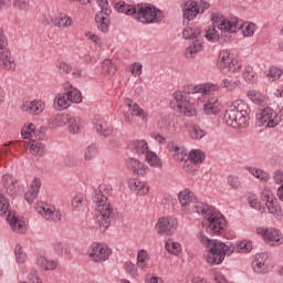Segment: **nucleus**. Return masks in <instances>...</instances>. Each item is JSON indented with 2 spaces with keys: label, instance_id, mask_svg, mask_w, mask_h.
<instances>
[{
  "label": "nucleus",
  "instance_id": "49530a36",
  "mask_svg": "<svg viewBox=\"0 0 283 283\" xmlns=\"http://www.w3.org/2000/svg\"><path fill=\"white\" fill-rule=\"evenodd\" d=\"M6 213H10V201L6 198L3 188L0 187V216H6Z\"/></svg>",
  "mask_w": 283,
  "mask_h": 283
},
{
  "label": "nucleus",
  "instance_id": "423d86ee",
  "mask_svg": "<svg viewBox=\"0 0 283 283\" xmlns=\"http://www.w3.org/2000/svg\"><path fill=\"white\" fill-rule=\"evenodd\" d=\"M191 93L182 92V91H176L174 93V98L177 103V107L180 112V114H184V116H196L197 111L193 103H191L190 97Z\"/></svg>",
  "mask_w": 283,
  "mask_h": 283
},
{
  "label": "nucleus",
  "instance_id": "20e7f679",
  "mask_svg": "<svg viewBox=\"0 0 283 283\" xmlns=\"http://www.w3.org/2000/svg\"><path fill=\"white\" fill-rule=\"evenodd\" d=\"M231 253H233V247L227 245L221 241L213 240L208 248L206 260L208 264H222L224 255H231Z\"/></svg>",
  "mask_w": 283,
  "mask_h": 283
},
{
  "label": "nucleus",
  "instance_id": "58836bf2",
  "mask_svg": "<svg viewBox=\"0 0 283 283\" xmlns=\"http://www.w3.org/2000/svg\"><path fill=\"white\" fill-rule=\"evenodd\" d=\"M242 85V82L239 78L227 77L222 80L221 87L228 90V92H235L238 87Z\"/></svg>",
  "mask_w": 283,
  "mask_h": 283
},
{
  "label": "nucleus",
  "instance_id": "4468645a",
  "mask_svg": "<svg viewBox=\"0 0 283 283\" xmlns=\"http://www.w3.org/2000/svg\"><path fill=\"white\" fill-rule=\"evenodd\" d=\"M256 233L263 237L264 242H268L272 247L277 242H282V232L274 228H258Z\"/></svg>",
  "mask_w": 283,
  "mask_h": 283
},
{
  "label": "nucleus",
  "instance_id": "f8f14e48",
  "mask_svg": "<svg viewBox=\"0 0 283 283\" xmlns=\"http://www.w3.org/2000/svg\"><path fill=\"white\" fill-rule=\"evenodd\" d=\"M258 119L261 125H266V127H276L282 123V116L273 112L271 107L263 108Z\"/></svg>",
  "mask_w": 283,
  "mask_h": 283
},
{
  "label": "nucleus",
  "instance_id": "2f4dec72",
  "mask_svg": "<svg viewBox=\"0 0 283 283\" xmlns=\"http://www.w3.org/2000/svg\"><path fill=\"white\" fill-rule=\"evenodd\" d=\"M240 113H237L235 117H229V113L226 112L224 114V120L227 125L230 127H233L234 129H238V127H247V122L249 120V115H244V120L240 122Z\"/></svg>",
  "mask_w": 283,
  "mask_h": 283
},
{
  "label": "nucleus",
  "instance_id": "f3484780",
  "mask_svg": "<svg viewBox=\"0 0 283 283\" xmlns=\"http://www.w3.org/2000/svg\"><path fill=\"white\" fill-rule=\"evenodd\" d=\"M202 50H205L202 40L193 38V40H190L189 45L185 50L184 56L188 60L196 59V56L199 54V52H202Z\"/></svg>",
  "mask_w": 283,
  "mask_h": 283
},
{
  "label": "nucleus",
  "instance_id": "6e6d98bb",
  "mask_svg": "<svg viewBox=\"0 0 283 283\" xmlns=\"http://www.w3.org/2000/svg\"><path fill=\"white\" fill-rule=\"evenodd\" d=\"M102 70L104 74H108V76H114L116 74V65L112 63V60H105L103 62Z\"/></svg>",
  "mask_w": 283,
  "mask_h": 283
},
{
  "label": "nucleus",
  "instance_id": "f704fd0d",
  "mask_svg": "<svg viewBox=\"0 0 283 283\" xmlns=\"http://www.w3.org/2000/svg\"><path fill=\"white\" fill-rule=\"evenodd\" d=\"M167 147L168 151L174 154L175 160H179L180 163H182L185 158H187V153L185 151V148L178 147V145H176L174 142H169Z\"/></svg>",
  "mask_w": 283,
  "mask_h": 283
},
{
  "label": "nucleus",
  "instance_id": "5fc2aeb1",
  "mask_svg": "<svg viewBox=\"0 0 283 283\" xmlns=\"http://www.w3.org/2000/svg\"><path fill=\"white\" fill-rule=\"evenodd\" d=\"M98 154V145L91 144L84 151V160H93Z\"/></svg>",
  "mask_w": 283,
  "mask_h": 283
},
{
  "label": "nucleus",
  "instance_id": "9d476101",
  "mask_svg": "<svg viewBox=\"0 0 283 283\" xmlns=\"http://www.w3.org/2000/svg\"><path fill=\"white\" fill-rule=\"evenodd\" d=\"M35 209L38 213L44 218V220H50L51 222H61L62 214L61 211L56 209V207L40 201L36 203Z\"/></svg>",
  "mask_w": 283,
  "mask_h": 283
},
{
  "label": "nucleus",
  "instance_id": "393cba45",
  "mask_svg": "<svg viewBox=\"0 0 283 283\" xmlns=\"http://www.w3.org/2000/svg\"><path fill=\"white\" fill-rule=\"evenodd\" d=\"M41 189V179L35 178L30 186V189L25 192L24 198L29 205H32L36 198H39V191Z\"/></svg>",
  "mask_w": 283,
  "mask_h": 283
},
{
  "label": "nucleus",
  "instance_id": "774afa93",
  "mask_svg": "<svg viewBox=\"0 0 283 283\" xmlns=\"http://www.w3.org/2000/svg\"><path fill=\"white\" fill-rule=\"evenodd\" d=\"M98 8H101V11L98 12H106L112 13V8H109V2L107 0H96Z\"/></svg>",
  "mask_w": 283,
  "mask_h": 283
},
{
  "label": "nucleus",
  "instance_id": "3c124183",
  "mask_svg": "<svg viewBox=\"0 0 283 283\" xmlns=\"http://www.w3.org/2000/svg\"><path fill=\"white\" fill-rule=\"evenodd\" d=\"M188 160H190L195 165L205 163V153H202V150L200 149H192L188 156Z\"/></svg>",
  "mask_w": 283,
  "mask_h": 283
},
{
  "label": "nucleus",
  "instance_id": "b1692460",
  "mask_svg": "<svg viewBox=\"0 0 283 283\" xmlns=\"http://www.w3.org/2000/svg\"><path fill=\"white\" fill-rule=\"evenodd\" d=\"M7 220L15 233H25V221L19 219L14 213L9 212L7 216Z\"/></svg>",
  "mask_w": 283,
  "mask_h": 283
},
{
  "label": "nucleus",
  "instance_id": "a878e982",
  "mask_svg": "<svg viewBox=\"0 0 283 283\" xmlns=\"http://www.w3.org/2000/svg\"><path fill=\"white\" fill-rule=\"evenodd\" d=\"M179 202L184 209V211H189L190 207H193V202L196 201V196H193V192L189 190H184L179 192Z\"/></svg>",
  "mask_w": 283,
  "mask_h": 283
},
{
  "label": "nucleus",
  "instance_id": "680f3d73",
  "mask_svg": "<svg viewBox=\"0 0 283 283\" xmlns=\"http://www.w3.org/2000/svg\"><path fill=\"white\" fill-rule=\"evenodd\" d=\"M64 164L66 165V167H77V165H81V161L75 155H67L64 158Z\"/></svg>",
  "mask_w": 283,
  "mask_h": 283
},
{
  "label": "nucleus",
  "instance_id": "c03bdc74",
  "mask_svg": "<svg viewBox=\"0 0 283 283\" xmlns=\"http://www.w3.org/2000/svg\"><path fill=\"white\" fill-rule=\"evenodd\" d=\"M22 138L27 140H34V137L36 136V126L34 124H25L22 127Z\"/></svg>",
  "mask_w": 283,
  "mask_h": 283
},
{
  "label": "nucleus",
  "instance_id": "f257e3e1",
  "mask_svg": "<svg viewBox=\"0 0 283 283\" xmlns=\"http://www.w3.org/2000/svg\"><path fill=\"white\" fill-rule=\"evenodd\" d=\"M202 227L207 233L212 235H222L227 231V219L216 208H208L203 217Z\"/></svg>",
  "mask_w": 283,
  "mask_h": 283
},
{
  "label": "nucleus",
  "instance_id": "7ed1b4c3",
  "mask_svg": "<svg viewBox=\"0 0 283 283\" xmlns=\"http://www.w3.org/2000/svg\"><path fill=\"white\" fill-rule=\"evenodd\" d=\"M94 202L96 203L97 221L102 229H109V217L112 216V207L107 197L101 190L95 192Z\"/></svg>",
  "mask_w": 283,
  "mask_h": 283
},
{
  "label": "nucleus",
  "instance_id": "69168bd1",
  "mask_svg": "<svg viewBox=\"0 0 283 283\" xmlns=\"http://www.w3.org/2000/svg\"><path fill=\"white\" fill-rule=\"evenodd\" d=\"M228 185L232 189H240L242 182H240V178H238L237 176H229L228 177Z\"/></svg>",
  "mask_w": 283,
  "mask_h": 283
},
{
  "label": "nucleus",
  "instance_id": "ea45409f",
  "mask_svg": "<svg viewBox=\"0 0 283 283\" xmlns=\"http://www.w3.org/2000/svg\"><path fill=\"white\" fill-rule=\"evenodd\" d=\"M238 30H242L243 36H253L258 30V25L253 22L239 23Z\"/></svg>",
  "mask_w": 283,
  "mask_h": 283
},
{
  "label": "nucleus",
  "instance_id": "09e8293b",
  "mask_svg": "<svg viewBox=\"0 0 283 283\" xmlns=\"http://www.w3.org/2000/svg\"><path fill=\"white\" fill-rule=\"evenodd\" d=\"M38 264L43 269V271H54L56 269L57 263L55 261L49 260L45 256H40L38 259Z\"/></svg>",
  "mask_w": 283,
  "mask_h": 283
},
{
  "label": "nucleus",
  "instance_id": "39448f33",
  "mask_svg": "<svg viewBox=\"0 0 283 283\" xmlns=\"http://www.w3.org/2000/svg\"><path fill=\"white\" fill-rule=\"evenodd\" d=\"M239 23L240 20H238V18H232L231 20L223 19L218 24V30L216 25L208 27L206 29V36H227L233 34L238 30Z\"/></svg>",
  "mask_w": 283,
  "mask_h": 283
},
{
  "label": "nucleus",
  "instance_id": "5701e85b",
  "mask_svg": "<svg viewBox=\"0 0 283 283\" xmlns=\"http://www.w3.org/2000/svg\"><path fill=\"white\" fill-rule=\"evenodd\" d=\"M0 67L7 72H14L17 70V63H14V59L10 55V51L0 53Z\"/></svg>",
  "mask_w": 283,
  "mask_h": 283
},
{
  "label": "nucleus",
  "instance_id": "a18cd8bd",
  "mask_svg": "<svg viewBox=\"0 0 283 283\" xmlns=\"http://www.w3.org/2000/svg\"><path fill=\"white\" fill-rule=\"evenodd\" d=\"M243 78L245 83H250L252 85L258 83V73H255V71L253 70V66L251 65L245 66L243 72Z\"/></svg>",
  "mask_w": 283,
  "mask_h": 283
},
{
  "label": "nucleus",
  "instance_id": "8fccbe9b",
  "mask_svg": "<svg viewBox=\"0 0 283 283\" xmlns=\"http://www.w3.org/2000/svg\"><path fill=\"white\" fill-rule=\"evenodd\" d=\"M247 96L250 101H252V103H255L261 107L264 105V96L262 95V93H260V91L250 90Z\"/></svg>",
  "mask_w": 283,
  "mask_h": 283
},
{
  "label": "nucleus",
  "instance_id": "f03ea898",
  "mask_svg": "<svg viewBox=\"0 0 283 283\" xmlns=\"http://www.w3.org/2000/svg\"><path fill=\"white\" fill-rule=\"evenodd\" d=\"M165 19V12L150 3H138L135 20L143 25L160 23Z\"/></svg>",
  "mask_w": 283,
  "mask_h": 283
},
{
  "label": "nucleus",
  "instance_id": "473e14b6",
  "mask_svg": "<svg viewBox=\"0 0 283 283\" xmlns=\"http://www.w3.org/2000/svg\"><path fill=\"white\" fill-rule=\"evenodd\" d=\"M2 185L4 189H7L9 196H14V193H17V179L12 175H3Z\"/></svg>",
  "mask_w": 283,
  "mask_h": 283
},
{
  "label": "nucleus",
  "instance_id": "c756f323",
  "mask_svg": "<svg viewBox=\"0 0 283 283\" xmlns=\"http://www.w3.org/2000/svg\"><path fill=\"white\" fill-rule=\"evenodd\" d=\"M115 10L120 14H127V17H134L136 19V12L138 11V4H127L126 2L115 3Z\"/></svg>",
  "mask_w": 283,
  "mask_h": 283
},
{
  "label": "nucleus",
  "instance_id": "bb28decb",
  "mask_svg": "<svg viewBox=\"0 0 283 283\" xmlns=\"http://www.w3.org/2000/svg\"><path fill=\"white\" fill-rule=\"evenodd\" d=\"M129 149L133 154L143 156V154H147L149 151V144L145 139H135L129 143Z\"/></svg>",
  "mask_w": 283,
  "mask_h": 283
},
{
  "label": "nucleus",
  "instance_id": "c85d7f7f",
  "mask_svg": "<svg viewBox=\"0 0 283 283\" xmlns=\"http://www.w3.org/2000/svg\"><path fill=\"white\" fill-rule=\"evenodd\" d=\"M220 86L218 84H201L192 88L191 94H203L205 96H211L213 92H218Z\"/></svg>",
  "mask_w": 283,
  "mask_h": 283
},
{
  "label": "nucleus",
  "instance_id": "79ce46f5",
  "mask_svg": "<svg viewBox=\"0 0 283 283\" xmlns=\"http://www.w3.org/2000/svg\"><path fill=\"white\" fill-rule=\"evenodd\" d=\"M71 205L74 211H83L87 207V200H85V196L80 193L73 197Z\"/></svg>",
  "mask_w": 283,
  "mask_h": 283
},
{
  "label": "nucleus",
  "instance_id": "72a5a7b5",
  "mask_svg": "<svg viewBox=\"0 0 283 283\" xmlns=\"http://www.w3.org/2000/svg\"><path fill=\"white\" fill-rule=\"evenodd\" d=\"M253 269L255 273H266L269 271V265H266V255L256 254L253 261Z\"/></svg>",
  "mask_w": 283,
  "mask_h": 283
},
{
  "label": "nucleus",
  "instance_id": "6e6552de",
  "mask_svg": "<svg viewBox=\"0 0 283 283\" xmlns=\"http://www.w3.org/2000/svg\"><path fill=\"white\" fill-rule=\"evenodd\" d=\"M217 65L219 69L232 73L240 71L242 67L237 60L231 59V52H229V50L220 51Z\"/></svg>",
  "mask_w": 283,
  "mask_h": 283
},
{
  "label": "nucleus",
  "instance_id": "e2e57ef3",
  "mask_svg": "<svg viewBox=\"0 0 283 283\" xmlns=\"http://www.w3.org/2000/svg\"><path fill=\"white\" fill-rule=\"evenodd\" d=\"M253 249V243L249 241H240L238 243V251H242V253H249Z\"/></svg>",
  "mask_w": 283,
  "mask_h": 283
},
{
  "label": "nucleus",
  "instance_id": "338daca9",
  "mask_svg": "<svg viewBox=\"0 0 283 283\" xmlns=\"http://www.w3.org/2000/svg\"><path fill=\"white\" fill-rule=\"evenodd\" d=\"M182 34L184 36H200V29L187 27Z\"/></svg>",
  "mask_w": 283,
  "mask_h": 283
},
{
  "label": "nucleus",
  "instance_id": "aec40b11",
  "mask_svg": "<svg viewBox=\"0 0 283 283\" xmlns=\"http://www.w3.org/2000/svg\"><path fill=\"white\" fill-rule=\"evenodd\" d=\"M200 14V6H198V1L188 0L184 8V17L188 19V21H193Z\"/></svg>",
  "mask_w": 283,
  "mask_h": 283
},
{
  "label": "nucleus",
  "instance_id": "1a4fd4ad",
  "mask_svg": "<svg viewBox=\"0 0 283 283\" xmlns=\"http://www.w3.org/2000/svg\"><path fill=\"white\" fill-rule=\"evenodd\" d=\"M112 250L103 243H92L88 250V258L92 262H105L109 260Z\"/></svg>",
  "mask_w": 283,
  "mask_h": 283
},
{
  "label": "nucleus",
  "instance_id": "0e129e2a",
  "mask_svg": "<svg viewBox=\"0 0 283 283\" xmlns=\"http://www.w3.org/2000/svg\"><path fill=\"white\" fill-rule=\"evenodd\" d=\"M197 169L196 164H193L191 159L184 161V170H186L187 174H196Z\"/></svg>",
  "mask_w": 283,
  "mask_h": 283
},
{
  "label": "nucleus",
  "instance_id": "412c9836",
  "mask_svg": "<svg viewBox=\"0 0 283 283\" xmlns=\"http://www.w3.org/2000/svg\"><path fill=\"white\" fill-rule=\"evenodd\" d=\"M219 112H222V103L220 102V99H218V97H211L205 103L203 114H207L208 116H213Z\"/></svg>",
  "mask_w": 283,
  "mask_h": 283
},
{
  "label": "nucleus",
  "instance_id": "dca6fc26",
  "mask_svg": "<svg viewBox=\"0 0 283 283\" xmlns=\"http://www.w3.org/2000/svg\"><path fill=\"white\" fill-rule=\"evenodd\" d=\"M126 167L129 169V171H133L136 176H142L145 178L147 174H149V166L145 165V163H142L140 160L136 158H129L126 161Z\"/></svg>",
  "mask_w": 283,
  "mask_h": 283
},
{
  "label": "nucleus",
  "instance_id": "cd10ccee",
  "mask_svg": "<svg viewBox=\"0 0 283 283\" xmlns=\"http://www.w3.org/2000/svg\"><path fill=\"white\" fill-rule=\"evenodd\" d=\"M109 17H112V13H107V12L96 13L95 23L98 30H101V32H107L109 30V23H111Z\"/></svg>",
  "mask_w": 283,
  "mask_h": 283
},
{
  "label": "nucleus",
  "instance_id": "052dcab7",
  "mask_svg": "<svg viewBox=\"0 0 283 283\" xmlns=\"http://www.w3.org/2000/svg\"><path fill=\"white\" fill-rule=\"evenodd\" d=\"M283 71L277 66H272L269 71V78H272V81H279V78L282 77Z\"/></svg>",
  "mask_w": 283,
  "mask_h": 283
},
{
  "label": "nucleus",
  "instance_id": "a211bd4d",
  "mask_svg": "<svg viewBox=\"0 0 283 283\" xmlns=\"http://www.w3.org/2000/svg\"><path fill=\"white\" fill-rule=\"evenodd\" d=\"M93 125L96 128L97 134H99L101 136H104L105 138H108V136H112L113 134L112 126H109L105 117H101L99 115H96L93 119Z\"/></svg>",
  "mask_w": 283,
  "mask_h": 283
},
{
  "label": "nucleus",
  "instance_id": "ddd939ff",
  "mask_svg": "<svg viewBox=\"0 0 283 283\" xmlns=\"http://www.w3.org/2000/svg\"><path fill=\"white\" fill-rule=\"evenodd\" d=\"M261 200H263V202H266V209L269 213H272L273 216H280L282 208L279 207L277 199H275V196H273L271 189L264 188L262 190Z\"/></svg>",
  "mask_w": 283,
  "mask_h": 283
},
{
  "label": "nucleus",
  "instance_id": "de8ad7c7",
  "mask_svg": "<svg viewBox=\"0 0 283 283\" xmlns=\"http://www.w3.org/2000/svg\"><path fill=\"white\" fill-rule=\"evenodd\" d=\"M210 206H205V203L193 201V207L188 208L186 213H202V216H207L208 209H210Z\"/></svg>",
  "mask_w": 283,
  "mask_h": 283
},
{
  "label": "nucleus",
  "instance_id": "37998d69",
  "mask_svg": "<svg viewBox=\"0 0 283 283\" xmlns=\"http://www.w3.org/2000/svg\"><path fill=\"white\" fill-rule=\"evenodd\" d=\"M55 109H67L70 107V101L67 99V93L57 94L54 98Z\"/></svg>",
  "mask_w": 283,
  "mask_h": 283
},
{
  "label": "nucleus",
  "instance_id": "4be33fe9",
  "mask_svg": "<svg viewBox=\"0 0 283 283\" xmlns=\"http://www.w3.org/2000/svg\"><path fill=\"white\" fill-rule=\"evenodd\" d=\"M125 103L128 105L132 116H137V118H142L144 123H147L149 114H147L145 109H143L137 103H134V99L132 98H126Z\"/></svg>",
  "mask_w": 283,
  "mask_h": 283
},
{
  "label": "nucleus",
  "instance_id": "2eb2a0df",
  "mask_svg": "<svg viewBox=\"0 0 283 283\" xmlns=\"http://www.w3.org/2000/svg\"><path fill=\"white\" fill-rule=\"evenodd\" d=\"M45 109V102L43 99L27 101L22 104V112H27L31 116H39Z\"/></svg>",
  "mask_w": 283,
  "mask_h": 283
},
{
  "label": "nucleus",
  "instance_id": "bf43d9fd",
  "mask_svg": "<svg viewBox=\"0 0 283 283\" xmlns=\"http://www.w3.org/2000/svg\"><path fill=\"white\" fill-rule=\"evenodd\" d=\"M27 254L21 245L15 247V260L18 264H25Z\"/></svg>",
  "mask_w": 283,
  "mask_h": 283
},
{
  "label": "nucleus",
  "instance_id": "7c9ffc66",
  "mask_svg": "<svg viewBox=\"0 0 283 283\" xmlns=\"http://www.w3.org/2000/svg\"><path fill=\"white\" fill-rule=\"evenodd\" d=\"M128 187L132 191H136L137 196H147L149 193V186L138 179H129Z\"/></svg>",
  "mask_w": 283,
  "mask_h": 283
},
{
  "label": "nucleus",
  "instance_id": "6ab92c4d",
  "mask_svg": "<svg viewBox=\"0 0 283 283\" xmlns=\"http://www.w3.org/2000/svg\"><path fill=\"white\" fill-rule=\"evenodd\" d=\"M48 23H53L57 30H67V28H72V25H74V20L65 13H60L56 18L48 20Z\"/></svg>",
  "mask_w": 283,
  "mask_h": 283
},
{
  "label": "nucleus",
  "instance_id": "c9c22d12",
  "mask_svg": "<svg viewBox=\"0 0 283 283\" xmlns=\"http://www.w3.org/2000/svg\"><path fill=\"white\" fill-rule=\"evenodd\" d=\"M67 87L70 88V91L66 93L67 96V101L70 103H83V96L81 95V93L78 92V90H76L75 87L72 86V84L66 83L65 84V88L67 90Z\"/></svg>",
  "mask_w": 283,
  "mask_h": 283
},
{
  "label": "nucleus",
  "instance_id": "4c0bfd02",
  "mask_svg": "<svg viewBox=\"0 0 283 283\" xmlns=\"http://www.w3.org/2000/svg\"><path fill=\"white\" fill-rule=\"evenodd\" d=\"M29 145L32 156H43L45 154V145L41 140L31 139Z\"/></svg>",
  "mask_w": 283,
  "mask_h": 283
},
{
  "label": "nucleus",
  "instance_id": "a19ab883",
  "mask_svg": "<svg viewBox=\"0 0 283 283\" xmlns=\"http://www.w3.org/2000/svg\"><path fill=\"white\" fill-rule=\"evenodd\" d=\"M165 249L171 255H180V253H182V245H180L179 242H175L174 239L166 241Z\"/></svg>",
  "mask_w": 283,
  "mask_h": 283
},
{
  "label": "nucleus",
  "instance_id": "603ef678",
  "mask_svg": "<svg viewBox=\"0 0 283 283\" xmlns=\"http://www.w3.org/2000/svg\"><path fill=\"white\" fill-rule=\"evenodd\" d=\"M206 132L200 128V126H191L189 128V136L192 140H200L201 138H205Z\"/></svg>",
  "mask_w": 283,
  "mask_h": 283
},
{
  "label": "nucleus",
  "instance_id": "13d9d810",
  "mask_svg": "<svg viewBox=\"0 0 283 283\" xmlns=\"http://www.w3.org/2000/svg\"><path fill=\"white\" fill-rule=\"evenodd\" d=\"M250 174H252V176H254L259 180H263L264 182L269 180V174L264 172V170L262 169L250 168Z\"/></svg>",
  "mask_w": 283,
  "mask_h": 283
},
{
  "label": "nucleus",
  "instance_id": "864d4df0",
  "mask_svg": "<svg viewBox=\"0 0 283 283\" xmlns=\"http://www.w3.org/2000/svg\"><path fill=\"white\" fill-rule=\"evenodd\" d=\"M69 132L71 134H78L81 132V117H71L69 119Z\"/></svg>",
  "mask_w": 283,
  "mask_h": 283
},
{
  "label": "nucleus",
  "instance_id": "4d7b16f0",
  "mask_svg": "<svg viewBox=\"0 0 283 283\" xmlns=\"http://www.w3.org/2000/svg\"><path fill=\"white\" fill-rule=\"evenodd\" d=\"M146 161L150 167H160V159L158 158V155L154 151H147L146 153Z\"/></svg>",
  "mask_w": 283,
  "mask_h": 283
},
{
  "label": "nucleus",
  "instance_id": "9b49d317",
  "mask_svg": "<svg viewBox=\"0 0 283 283\" xmlns=\"http://www.w3.org/2000/svg\"><path fill=\"white\" fill-rule=\"evenodd\" d=\"M229 118H235L238 114H241L239 120L242 123L244 120V116H249V104L243 99H235L230 106H228L227 111Z\"/></svg>",
  "mask_w": 283,
  "mask_h": 283
},
{
  "label": "nucleus",
  "instance_id": "0eeeda50",
  "mask_svg": "<svg viewBox=\"0 0 283 283\" xmlns=\"http://www.w3.org/2000/svg\"><path fill=\"white\" fill-rule=\"evenodd\" d=\"M155 229L159 235H174L178 229V219L174 217H161L158 219Z\"/></svg>",
  "mask_w": 283,
  "mask_h": 283
},
{
  "label": "nucleus",
  "instance_id": "e433bc0d",
  "mask_svg": "<svg viewBox=\"0 0 283 283\" xmlns=\"http://www.w3.org/2000/svg\"><path fill=\"white\" fill-rule=\"evenodd\" d=\"M149 260V253L146 250H140L137 254V269H140V271H147Z\"/></svg>",
  "mask_w": 283,
  "mask_h": 283
}]
</instances>
